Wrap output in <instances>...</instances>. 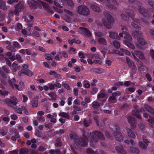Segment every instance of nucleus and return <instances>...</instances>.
Wrapping results in <instances>:
<instances>
[{
  "label": "nucleus",
  "mask_w": 154,
  "mask_h": 154,
  "mask_svg": "<svg viewBox=\"0 0 154 154\" xmlns=\"http://www.w3.org/2000/svg\"><path fill=\"white\" fill-rule=\"evenodd\" d=\"M91 140L90 145L92 147L95 146V143L98 142V139L103 140L105 139L103 133L100 131H96L90 134Z\"/></svg>",
  "instance_id": "obj_1"
},
{
  "label": "nucleus",
  "mask_w": 154,
  "mask_h": 154,
  "mask_svg": "<svg viewBox=\"0 0 154 154\" xmlns=\"http://www.w3.org/2000/svg\"><path fill=\"white\" fill-rule=\"evenodd\" d=\"M84 138H79L75 134H69V137L72 140L74 139L75 143L77 145L80 146L82 147L85 146L88 144L86 141L87 140V137L83 135Z\"/></svg>",
  "instance_id": "obj_2"
},
{
  "label": "nucleus",
  "mask_w": 154,
  "mask_h": 154,
  "mask_svg": "<svg viewBox=\"0 0 154 154\" xmlns=\"http://www.w3.org/2000/svg\"><path fill=\"white\" fill-rule=\"evenodd\" d=\"M104 15L106 20L105 18L102 19V22L107 28H110L113 21V18L111 15L108 13H105Z\"/></svg>",
  "instance_id": "obj_3"
},
{
  "label": "nucleus",
  "mask_w": 154,
  "mask_h": 154,
  "mask_svg": "<svg viewBox=\"0 0 154 154\" xmlns=\"http://www.w3.org/2000/svg\"><path fill=\"white\" fill-rule=\"evenodd\" d=\"M77 11L79 14L83 16H88L90 14L89 8L84 5H80L78 6Z\"/></svg>",
  "instance_id": "obj_4"
},
{
  "label": "nucleus",
  "mask_w": 154,
  "mask_h": 154,
  "mask_svg": "<svg viewBox=\"0 0 154 154\" xmlns=\"http://www.w3.org/2000/svg\"><path fill=\"white\" fill-rule=\"evenodd\" d=\"M10 98L11 99L8 98L4 100L3 101L9 106H11L12 105H16L18 102L17 99L13 96H11Z\"/></svg>",
  "instance_id": "obj_5"
},
{
  "label": "nucleus",
  "mask_w": 154,
  "mask_h": 154,
  "mask_svg": "<svg viewBox=\"0 0 154 154\" xmlns=\"http://www.w3.org/2000/svg\"><path fill=\"white\" fill-rule=\"evenodd\" d=\"M79 32L81 34L87 37H90L92 35L91 32L89 30L84 27H80Z\"/></svg>",
  "instance_id": "obj_6"
},
{
  "label": "nucleus",
  "mask_w": 154,
  "mask_h": 154,
  "mask_svg": "<svg viewBox=\"0 0 154 154\" xmlns=\"http://www.w3.org/2000/svg\"><path fill=\"white\" fill-rule=\"evenodd\" d=\"M115 139L117 141L121 142L123 140V137L119 130L117 131H113L112 133Z\"/></svg>",
  "instance_id": "obj_7"
},
{
  "label": "nucleus",
  "mask_w": 154,
  "mask_h": 154,
  "mask_svg": "<svg viewBox=\"0 0 154 154\" xmlns=\"http://www.w3.org/2000/svg\"><path fill=\"white\" fill-rule=\"evenodd\" d=\"M125 12L127 14L129 17H131L133 21L137 23L138 21V19L134 18V14L133 11L129 9H126L125 10Z\"/></svg>",
  "instance_id": "obj_8"
},
{
  "label": "nucleus",
  "mask_w": 154,
  "mask_h": 154,
  "mask_svg": "<svg viewBox=\"0 0 154 154\" xmlns=\"http://www.w3.org/2000/svg\"><path fill=\"white\" fill-rule=\"evenodd\" d=\"M62 5L63 6H68L70 7H73L74 4L71 0H61Z\"/></svg>",
  "instance_id": "obj_9"
},
{
  "label": "nucleus",
  "mask_w": 154,
  "mask_h": 154,
  "mask_svg": "<svg viewBox=\"0 0 154 154\" xmlns=\"http://www.w3.org/2000/svg\"><path fill=\"white\" fill-rule=\"evenodd\" d=\"M137 41L138 43L136 44V45L140 48H141L140 45H144L146 44L147 42L144 38H137Z\"/></svg>",
  "instance_id": "obj_10"
},
{
  "label": "nucleus",
  "mask_w": 154,
  "mask_h": 154,
  "mask_svg": "<svg viewBox=\"0 0 154 154\" xmlns=\"http://www.w3.org/2000/svg\"><path fill=\"white\" fill-rule=\"evenodd\" d=\"M38 1L39 2V4H40L43 6L44 8L49 13H52V11L50 7L47 3H45L41 0H38Z\"/></svg>",
  "instance_id": "obj_11"
},
{
  "label": "nucleus",
  "mask_w": 154,
  "mask_h": 154,
  "mask_svg": "<svg viewBox=\"0 0 154 154\" xmlns=\"http://www.w3.org/2000/svg\"><path fill=\"white\" fill-rule=\"evenodd\" d=\"M91 8L93 11L97 13H100L101 12V8L97 4H92L90 5Z\"/></svg>",
  "instance_id": "obj_12"
},
{
  "label": "nucleus",
  "mask_w": 154,
  "mask_h": 154,
  "mask_svg": "<svg viewBox=\"0 0 154 154\" xmlns=\"http://www.w3.org/2000/svg\"><path fill=\"white\" fill-rule=\"evenodd\" d=\"M145 110L143 108L140 109H137L136 110H133L132 111V114L137 118L139 119H141V116L138 113L140 112H143Z\"/></svg>",
  "instance_id": "obj_13"
},
{
  "label": "nucleus",
  "mask_w": 154,
  "mask_h": 154,
  "mask_svg": "<svg viewBox=\"0 0 154 154\" xmlns=\"http://www.w3.org/2000/svg\"><path fill=\"white\" fill-rule=\"evenodd\" d=\"M127 117L128 122L130 124L131 128H134L135 126H134V125L136 122L134 118L131 116H127Z\"/></svg>",
  "instance_id": "obj_14"
},
{
  "label": "nucleus",
  "mask_w": 154,
  "mask_h": 154,
  "mask_svg": "<svg viewBox=\"0 0 154 154\" xmlns=\"http://www.w3.org/2000/svg\"><path fill=\"white\" fill-rule=\"evenodd\" d=\"M20 66L16 63L15 62L13 63L12 65L10 67L12 71L13 72H16L17 70L20 69Z\"/></svg>",
  "instance_id": "obj_15"
},
{
  "label": "nucleus",
  "mask_w": 154,
  "mask_h": 154,
  "mask_svg": "<svg viewBox=\"0 0 154 154\" xmlns=\"http://www.w3.org/2000/svg\"><path fill=\"white\" fill-rule=\"evenodd\" d=\"M126 61L127 64L130 68L131 69H134L135 68V66L134 64L127 57H126Z\"/></svg>",
  "instance_id": "obj_16"
},
{
  "label": "nucleus",
  "mask_w": 154,
  "mask_h": 154,
  "mask_svg": "<svg viewBox=\"0 0 154 154\" xmlns=\"http://www.w3.org/2000/svg\"><path fill=\"white\" fill-rule=\"evenodd\" d=\"M87 154H106L105 152L102 150H97L96 151V153L92 149H88L87 150Z\"/></svg>",
  "instance_id": "obj_17"
},
{
  "label": "nucleus",
  "mask_w": 154,
  "mask_h": 154,
  "mask_svg": "<svg viewBox=\"0 0 154 154\" xmlns=\"http://www.w3.org/2000/svg\"><path fill=\"white\" fill-rule=\"evenodd\" d=\"M23 2H19L15 6V9L19 11H21L24 8Z\"/></svg>",
  "instance_id": "obj_18"
},
{
  "label": "nucleus",
  "mask_w": 154,
  "mask_h": 154,
  "mask_svg": "<svg viewBox=\"0 0 154 154\" xmlns=\"http://www.w3.org/2000/svg\"><path fill=\"white\" fill-rule=\"evenodd\" d=\"M109 37L113 39L118 40H120V38L118 34L115 32H112L109 33Z\"/></svg>",
  "instance_id": "obj_19"
},
{
  "label": "nucleus",
  "mask_w": 154,
  "mask_h": 154,
  "mask_svg": "<svg viewBox=\"0 0 154 154\" xmlns=\"http://www.w3.org/2000/svg\"><path fill=\"white\" fill-rule=\"evenodd\" d=\"M126 129L128 136L131 138H135L136 137L135 134L133 131L128 128H126Z\"/></svg>",
  "instance_id": "obj_20"
},
{
  "label": "nucleus",
  "mask_w": 154,
  "mask_h": 154,
  "mask_svg": "<svg viewBox=\"0 0 154 154\" xmlns=\"http://www.w3.org/2000/svg\"><path fill=\"white\" fill-rule=\"evenodd\" d=\"M115 150L119 153L122 154H125L126 151L124 149L122 146H116L115 148Z\"/></svg>",
  "instance_id": "obj_21"
},
{
  "label": "nucleus",
  "mask_w": 154,
  "mask_h": 154,
  "mask_svg": "<svg viewBox=\"0 0 154 154\" xmlns=\"http://www.w3.org/2000/svg\"><path fill=\"white\" fill-rule=\"evenodd\" d=\"M110 128L112 130L114 131H117L119 130V127L116 124H110L109 125Z\"/></svg>",
  "instance_id": "obj_22"
},
{
  "label": "nucleus",
  "mask_w": 154,
  "mask_h": 154,
  "mask_svg": "<svg viewBox=\"0 0 154 154\" xmlns=\"http://www.w3.org/2000/svg\"><path fill=\"white\" fill-rule=\"evenodd\" d=\"M134 52L136 55L140 59H145L144 54L142 52L137 51H135Z\"/></svg>",
  "instance_id": "obj_23"
},
{
  "label": "nucleus",
  "mask_w": 154,
  "mask_h": 154,
  "mask_svg": "<svg viewBox=\"0 0 154 154\" xmlns=\"http://www.w3.org/2000/svg\"><path fill=\"white\" fill-rule=\"evenodd\" d=\"M124 44L127 46L129 48L132 49H134L135 48V47L134 45L131 44L130 42L126 40H124L123 42Z\"/></svg>",
  "instance_id": "obj_24"
},
{
  "label": "nucleus",
  "mask_w": 154,
  "mask_h": 154,
  "mask_svg": "<svg viewBox=\"0 0 154 154\" xmlns=\"http://www.w3.org/2000/svg\"><path fill=\"white\" fill-rule=\"evenodd\" d=\"M147 121L149 122V124L150 126L153 128H154V118L149 117V118L147 119Z\"/></svg>",
  "instance_id": "obj_25"
},
{
  "label": "nucleus",
  "mask_w": 154,
  "mask_h": 154,
  "mask_svg": "<svg viewBox=\"0 0 154 154\" xmlns=\"http://www.w3.org/2000/svg\"><path fill=\"white\" fill-rule=\"evenodd\" d=\"M97 41L98 43L101 45H105L107 44V42L106 40L103 38H99L97 39Z\"/></svg>",
  "instance_id": "obj_26"
},
{
  "label": "nucleus",
  "mask_w": 154,
  "mask_h": 154,
  "mask_svg": "<svg viewBox=\"0 0 154 154\" xmlns=\"http://www.w3.org/2000/svg\"><path fill=\"white\" fill-rule=\"evenodd\" d=\"M132 35L134 37H136L141 36L142 35V33L140 31L136 30L132 32Z\"/></svg>",
  "instance_id": "obj_27"
},
{
  "label": "nucleus",
  "mask_w": 154,
  "mask_h": 154,
  "mask_svg": "<svg viewBox=\"0 0 154 154\" xmlns=\"http://www.w3.org/2000/svg\"><path fill=\"white\" fill-rule=\"evenodd\" d=\"M92 106L94 109H97L100 106V103L97 101H94L92 103Z\"/></svg>",
  "instance_id": "obj_28"
},
{
  "label": "nucleus",
  "mask_w": 154,
  "mask_h": 154,
  "mask_svg": "<svg viewBox=\"0 0 154 154\" xmlns=\"http://www.w3.org/2000/svg\"><path fill=\"white\" fill-rule=\"evenodd\" d=\"M138 10L140 14L143 15H144V14L146 12V9L141 6H138Z\"/></svg>",
  "instance_id": "obj_29"
},
{
  "label": "nucleus",
  "mask_w": 154,
  "mask_h": 154,
  "mask_svg": "<svg viewBox=\"0 0 154 154\" xmlns=\"http://www.w3.org/2000/svg\"><path fill=\"white\" fill-rule=\"evenodd\" d=\"M59 116H61L64 118H66L68 119H69V116L68 113H66L63 112H60L59 114Z\"/></svg>",
  "instance_id": "obj_30"
},
{
  "label": "nucleus",
  "mask_w": 154,
  "mask_h": 154,
  "mask_svg": "<svg viewBox=\"0 0 154 154\" xmlns=\"http://www.w3.org/2000/svg\"><path fill=\"white\" fill-rule=\"evenodd\" d=\"M129 151L132 153H139V149L137 148L131 147L130 148Z\"/></svg>",
  "instance_id": "obj_31"
},
{
  "label": "nucleus",
  "mask_w": 154,
  "mask_h": 154,
  "mask_svg": "<svg viewBox=\"0 0 154 154\" xmlns=\"http://www.w3.org/2000/svg\"><path fill=\"white\" fill-rule=\"evenodd\" d=\"M112 43L114 47L117 49L119 48L120 47L119 42L115 40L113 41Z\"/></svg>",
  "instance_id": "obj_32"
},
{
  "label": "nucleus",
  "mask_w": 154,
  "mask_h": 154,
  "mask_svg": "<svg viewBox=\"0 0 154 154\" xmlns=\"http://www.w3.org/2000/svg\"><path fill=\"white\" fill-rule=\"evenodd\" d=\"M0 8L3 10H6L7 9L5 4L2 1L0 3Z\"/></svg>",
  "instance_id": "obj_33"
},
{
  "label": "nucleus",
  "mask_w": 154,
  "mask_h": 154,
  "mask_svg": "<svg viewBox=\"0 0 154 154\" xmlns=\"http://www.w3.org/2000/svg\"><path fill=\"white\" fill-rule=\"evenodd\" d=\"M134 22H131V25L134 28H136L138 29L139 30L141 29V28L139 26H138L136 23H137L139 22V20H138V22L136 23V22L134 21H133Z\"/></svg>",
  "instance_id": "obj_34"
},
{
  "label": "nucleus",
  "mask_w": 154,
  "mask_h": 154,
  "mask_svg": "<svg viewBox=\"0 0 154 154\" xmlns=\"http://www.w3.org/2000/svg\"><path fill=\"white\" fill-rule=\"evenodd\" d=\"M124 38L125 39H127L129 41H131L132 37L131 36L128 32H125V35H124Z\"/></svg>",
  "instance_id": "obj_35"
},
{
  "label": "nucleus",
  "mask_w": 154,
  "mask_h": 154,
  "mask_svg": "<svg viewBox=\"0 0 154 154\" xmlns=\"http://www.w3.org/2000/svg\"><path fill=\"white\" fill-rule=\"evenodd\" d=\"M84 125L86 127H88L91 123V122L90 121H86L85 119H84L83 121Z\"/></svg>",
  "instance_id": "obj_36"
},
{
  "label": "nucleus",
  "mask_w": 154,
  "mask_h": 154,
  "mask_svg": "<svg viewBox=\"0 0 154 154\" xmlns=\"http://www.w3.org/2000/svg\"><path fill=\"white\" fill-rule=\"evenodd\" d=\"M28 152V149L26 148H22L20 150V154H27Z\"/></svg>",
  "instance_id": "obj_37"
},
{
  "label": "nucleus",
  "mask_w": 154,
  "mask_h": 154,
  "mask_svg": "<svg viewBox=\"0 0 154 154\" xmlns=\"http://www.w3.org/2000/svg\"><path fill=\"white\" fill-rule=\"evenodd\" d=\"M24 74L28 76H31L32 75V72L29 69L24 70Z\"/></svg>",
  "instance_id": "obj_38"
},
{
  "label": "nucleus",
  "mask_w": 154,
  "mask_h": 154,
  "mask_svg": "<svg viewBox=\"0 0 154 154\" xmlns=\"http://www.w3.org/2000/svg\"><path fill=\"white\" fill-rule=\"evenodd\" d=\"M109 100L110 102L112 103H114L117 101L116 98L112 96H110L109 97Z\"/></svg>",
  "instance_id": "obj_39"
},
{
  "label": "nucleus",
  "mask_w": 154,
  "mask_h": 154,
  "mask_svg": "<svg viewBox=\"0 0 154 154\" xmlns=\"http://www.w3.org/2000/svg\"><path fill=\"white\" fill-rule=\"evenodd\" d=\"M138 127L140 130L142 131L144 130L146 128V126L145 124L142 123H140L138 125Z\"/></svg>",
  "instance_id": "obj_40"
},
{
  "label": "nucleus",
  "mask_w": 154,
  "mask_h": 154,
  "mask_svg": "<svg viewBox=\"0 0 154 154\" xmlns=\"http://www.w3.org/2000/svg\"><path fill=\"white\" fill-rule=\"evenodd\" d=\"M105 95L104 93L100 92L97 94V99L100 100V98H103L105 97Z\"/></svg>",
  "instance_id": "obj_41"
},
{
  "label": "nucleus",
  "mask_w": 154,
  "mask_h": 154,
  "mask_svg": "<svg viewBox=\"0 0 154 154\" xmlns=\"http://www.w3.org/2000/svg\"><path fill=\"white\" fill-rule=\"evenodd\" d=\"M16 57L17 60L20 63L23 62V60L21 59V58L20 55L18 54H17L16 55Z\"/></svg>",
  "instance_id": "obj_42"
},
{
  "label": "nucleus",
  "mask_w": 154,
  "mask_h": 154,
  "mask_svg": "<svg viewBox=\"0 0 154 154\" xmlns=\"http://www.w3.org/2000/svg\"><path fill=\"white\" fill-rule=\"evenodd\" d=\"M138 145L140 148L143 149H145L146 148V147L145 145L141 141H140L139 142Z\"/></svg>",
  "instance_id": "obj_43"
},
{
  "label": "nucleus",
  "mask_w": 154,
  "mask_h": 154,
  "mask_svg": "<svg viewBox=\"0 0 154 154\" xmlns=\"http://www.w3.org/2000/svg\"><path fill=\"white\" fill-rule=\"evenodd\" d=\"M120 50L122 52H123L127 55H131L130 51L128 50L125 49L123 48H120Z\"/></svg>",
  "instance_id": "obj_44"
},
{
  "label": "nucleus",
  "mask_w": 154,
  "mask_h": 154,
  "mask_svg": "<svg viewBox=\"0 0 154 154\" xmlns=\"http://www.w3.org/2000/svg\"><path fill=\"white\" fill-rule=\"evenodd\" d=\"M9 94V92L6 90H0V94L3 96L7 95Z\"/></svg>",
  "instance_id": "obj_45"
},
{
  "label": "nucleus",
  "mask_w": 154,
  "mask_h": 154,
  "mask_svg": "<svg viewBox=\"0 0 154 154\" xmlns=\"http://www.w3.org/2000/svg\"><path fill=\"white\" fill-rule=\"evenodd\" d=\"M35 134L36 136L39 137H42V133L38 130H37L35 131Z\"/></svg>",
  "instance_id": "obj_46"
},
{
  "label": "nucleus",
  "mask_w": 154,
  "mask_h": 154,
  "mask_svg": "<svg viewBox=\"0 0 154 154\" xmlns=\"http://www.w3.org/2000/svg\"><path fill=\"white\" fill-rule=\"evenodd\" d=\"M31 103L33 107H36L38 106V101L37 100H33L31 102Z\"/></svg>",
  "instance_id": "obj_47"
},
{
  "label": "nucleus",
  "mask_w": 154,
  "mask_h": 154,
  "mask_svg": "<svg viewBox=\"0 0 154 154\" xmlns=\"http://www.w3.org/2000/svg\"><path fill=\"white\" fill-rule=\"evenodd\" d=\"M78 55L79 57L81 58H84L86 57V55L85 54L79 52L78 53Z\"/></svg>",
  "instance_id": "obj_48"
},
{
  "label": "nucleus",
  "mask_w": 154,
  "mask_h": 154,
  "mask_svg": "<svg viewBox=\"0 0 154 154\" xmlns=\"http://www.w3.org/2000/svg\"><path fill=\"white\" fill-rule=\"evenodd\" d=\"M47 147L45 146H40L38 147V149L39 151L43 152L46 150Z\"/></svg>",
  "instance_id": "obj_49"
},
{
  "label": "nucleus",
  "mask_w": 154,
  "mask_h": 154,
  "mask_svg": "<svg viewBox=\"0 0 154 154\" xmlns=\"http://www.w3.org/2000/svg\"><path fill=\"white\" fill-rule=\"evenodd\" d=\"M64 11L67 14L69 15L70 16H73L74 15L73 13L70 11L67 10V9H64Z\"/></svg>",
  "instance_id": "obj_50"
},
{
  "label": "nucleus",
  "mask_w": 154,
  "mask_h": 154,
  "mask_svg": "<svg viewBox=\"0 0 154 154\" xmlns=\"http://www.w3.org/2000/svg\"><path fill=\"white\" fill-rule=\"evenodd\" d=\"M64 20L67 23H70L71 21V17L67 15L65 16L64 18Z\"/></svg>",
  "instance_id": "obj_51"
},
{
  "label": "nucleus",
  "mask_w": 154,
  "mask_h": 154,
  "mask_svg": "<svg viewBox=\"0 0 154 154\" xmlns=\"http://www.w3.org/2000/svg\"><path fill=\"white\" fill-rule=\"evenodd\" d=\"M98 91V89L96 88H93L91 91V93L92 94L94 95L96 94Z\"/></svg>",
  "instance_id": "obj_52"
},
{
  "label": "nucleus",
  "mask_w": 154,
  "mask_h": 154,
  "mask_svg": "<svg viewBox=\"0 0 154 154\" xmlns=\"http://www.w3.org/2000/svg\"><path fill=\"white\" fill-rule=\"evenodd\" d=\"M105 134L106 135L107 137L110 139H113V137L110 134L109 132L108 131H105Z\"/></svg>",
  "instance_id": "obj_53"
},
{
  "label": "nucleus",
  "mask_w": 154,
  "mask_h": 154,
  "mask_svg": "<svg viewBox=\"0 0 154 154\" xmlns=\"http://www.w3.org/2000/svg\"><path fill=\"white\" fill-rule=\"evenodd\" d=\"M139 68L141 72H144L147 69L146 67L144 66H141V67L139 66Z\"/></svg>",
  "instance_id": "obj_54"
},
{
  "label": "nucleus",
  "mask_w": 154,
  "mask_h": 154,
  "mask_svg": "<svg viewBox=\"0 0 154 154\" xmlns=\"http://www.w3.org/2000/svg\"><path fill=\"white\" fill-rule=\"evenodd\" d=\"M150 54L152 59L154 60V50L151 49L150 50Z\"/></svg>",
  "instance_id": "obj_55"
},
{
  "label": "nucleus",
  "mask_w": 154,
  "mask_h": 154,
  "mask_svg": "<svg viewBox=\"0 0 154 154\" xmlns=\"http://www.w3.org/2000/svg\"><path fill=\"white\" fill-rule=\"evenodd\" d=\"M63 86L68 90H70L71 89V88L70 86L67 84L66 83H62Z\"/></svg>",
  "instance_id": "obj_56"
},
{
  "label": "nucleus",
  "mask_w": 154,
  "mask_h": 154,
  "mask_svg": "<svg viewBox=\"0 0 154 154\" xmlns=\"http://www.w3.org/2000/svg\"><path fill=\"white\" fill-rule=\"evenodd\" d=\"M23 28L22 24L20 23H18L17 24L16 29L17 30H20Z\"/></svg>",
  "instance_id": "obj_57"
},
{
  "label": "nucleus",
  "mask_w": 154,
  "mask_h": 154,
  "mask_svg": "<svg viewBox=\"0 0 154 154\" xmlns=\"http://www.w3.org/2000/svg\"><path fill=\"white\" fill-rule=\"evenodd\" d=\"M122 18L124 20H127L128 19V17H127L126 15L123 14H121Z\"/></svg>",
  "instance_id": "obj_58"
},
{
  "label": "nucleus",
  "mask_w": 154,
  "mask_h": 154,
  "mask_svg": "<svg viewBox=\"0 0 154 154\" xmlns=\"http://www.w3.org/2000/svg\"><path fill=\"white\" fill-rule=\"evenodd\" d=\"M18 1V0H8L7 2V3L9 4L12 5L14 3L17 2Z\"/></svg>",
  "instance_id": "obj_59"
},
{
  "label": "nucleus",
  "mask_w": 154,
  "mask_h": 154,
  "mask_svg": "<svg viewBox=\"0 0 154 154\" xmlns=\"http://www.w3.org/2000/svg\"><path fill=\"white\" fill-rule=\"evenodd\" d=\"M90 58L92 59H99V56L97 54H93L91 56Z\"/></svg>",
  "instance_id": "obj_60"
},
{
  "label": "nucleus",
  "mask_w": 154,
  "mask_h": 154,
  "mask_svg": "<svg viewBox=\"0 0 154 154\" xmlns=\"http://www.w3.org/2000/svg\"><path fill=\"white\" fill-rule=\"evenodd\" d=\"M94 34L97 37H100L103 36V34L102 33L100 32H94Z\"/></svg>",
  "instance_id": "obj_61"
},
{
  "label": "nucleus",
  "mask_w": 154,
  "mask_h": 154,
  "mask_svg": "<svg viewBox=\"0 0 154 154\" xmlns=\"http://www.w3.org/2000/svg\"><path fill=\"white\" fill-rule=\"evenodd\" d=\"M5 60H6V63L7 64L8 66L10 67L11 66V63L9 60L8 59V58H5Z\"/></svg>",
  "instance_id": "obj_62"
},
{
  "label": "nucleus",
  "mask_w": 154,
  "mask_h": 154,
  "mask_svg": "<svg viewBox=\"0 0 154 154\" xmlns=\"http://www.w3.org/2000/svg\"><path fill=\"white\" fill-rule=\"evenodd\" d=\"M6 48L7 49L11 51H12L14 52L15 51V50L13 48V47L11 45H9L7 46Z\"/></svg>",
  "instance_id": "obj_63"
},
{
  "label": "nucleus",
  "mask_w": 154,
  "mask_h": 154,
  "mask_svg": "<svg viewBox=\"0 0 154 154\" xmlns=\"http://www.w3.org/2000/svg\"><path fill=\"white\" fill-rule=\"evenodd\" d=\"M148 3L150 6L154 8V2L152 0H149Z\"/></svg>",
  "instance_id": "obj_64"
}]
</instances>
